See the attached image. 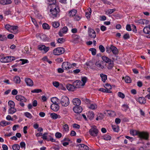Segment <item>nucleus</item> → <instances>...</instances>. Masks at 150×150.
Segmentation results:
<instances>
[{"label": "nucleus", "instance_id": "1", "mask_svg": "<svg viewBox=\"0 0 150 150\" xmlns=\"http://www.w3.org/2000/svg\"><path fill=\"white\" fill-rule=\"evenodd\" d=\"M50 7L51 8L50 9V16L53 18L57 17L58 15L59 11L57 10V6L56 5L54 4L53 5H51Z\"/></svg>", "mask_w": 150, "mask_h": 150}, {"label": "nucleus", "instance_id": "2", "mask_svg": "<svg viewBox=\"0 0 150 150\" xmlns=\"http://www.w3.org/2000/svg\"><path fill=\"white\" fill-rule=\"evenodd\" d=\"M16 99L18 101H20L19 104L22 107H23L25 106L24 102H26L27 101V99L24 97L20 95H17L16 96Z\"/></svg>", "mask_w": 150, "mask_h": 150}, {"label": "nucleus", "instance_id": "3", "mask_svg": "<svg viewBox=\"0 0 150 150\" xmlns=\"http://www.w3.org/2000/svg\"><path fill=\"white\" fill-rule=\"evenodd\" d=\"M15 59V58L13 56H7L1 58L0 61L1 62H9Z\"/></svg>", "mask_w": 150, "mask_h": 150}, {"label": "nucleus", "instance_id": "4", "mask_svg": "<svg viewBox=\"0 0 150 150\" xmlns=\"http://www.w3.org/2000/svg\"><path fill=\"white\" fill-rule=\"evenodd\" d=\"M64 49L62 47H57L54 49L53 51V54L55 55H58L64 53Z\"/></svg>", "mask_w": 150, "mask_h": 150}, {"label": "nucleus", "instance_id": "5", "mask_svg": "<svg viewBox=\"0 0 150 150\" xmlns=\"http://www.w3.org/2000/svg\"><path fill=\"white\" fill-rule=\"evenodd\" d=\"M98 130L95 126H92L91 128L89 130V134L94 137L96 136L98 134Z\"/></svg>", "mask_w": 150, "mask_h": 150}, {"label": "nucleus", "instance_id": "6", "mask_svg": "<svg viewBox=\"0 0 150 150\" xmlns=\"http://www.w3.org/2000/svg\"><path fill=\"white\" fill-rule=\"evenodd\" d=\"M61 103L63 106H67L69 103V98L66 96H63L61 99Z\"/></svg>", "mask_w": 150, "mask_h": 150}, {"label": "nucleus", "instance_id": "7", "mask_svg": "<svg viewBox=\"0 0 150 150\" xmlns=\"http://www.w3.org/2000/svg\"><path fill=\"white\" fill-rule=\"evenodd\" d=\"M149 136V134L147 132H139L138 137L141 139L147 140L148 139Z\"/></svg>", "mask_w": 150, "mask_h": 150}, {"label": "nucleus", "instance_id": "8", "mask_svg": "<svg viewBox=\"0 0 150 150\" xmlns=\"http://www.w3.org/2000/svg\"><path fill=\"white\" fill-rule=\"evenodd\" d=\"M38 49L41 51L43 50L45 53L47 52L49 50V47H46L44 45H39L38 46Z\"/></svg>", "mask_w": 150, "mask_h": 150}, {"label": "nucleus", "instance_id": "9", "mask_svg": "<svg viewBox=\"0 0 150 150\" xmlns=\"http://www.w3.org/2000/svg\"><path fill=\"white\" fill-rule=\"evenodd\" d=\"M88 34L89 36L91 38H95L96 37V34L95 31L91 28H88Z\"/></svg>", "mask_w": 150, "mask_h": 150}, {"label": "nucleus", "instance_id": "10", "mask_svg": "<svg viewBox=\"0 0 150 150\" xmlns=\"http://www.w3.org/2000/svg\"><path fill=\"white\" fill-rule=\"evenodd\" d=\"M73 83L75 88H80L81 86H83L82 83V81L80 80H76Z\"/></svg>", "mask_w": 150, "mask_h": 150}, {"label": "nucleus", "instance_id": "11", "mask_svg": "<svg viewBox=\"0 0 150 150\" xmlns=\"http://www.w3.org/2000/svg\"><path fill=\"white\" fill-rule=\"evenodd\" d=\"M62 67L64 69H69L71 67V66L70 63L68 62H64L63 63Z\"/></svg>", "mask_w": 150, "mask_h": 150}, {"label": "nucleus", "instance_id": "12", "mask_svg": "<svg viewBox=\"0 0 150 150\" xmlns=\"http://www.w3.org/2000/svg\"><path fill=\"white\" fill-rule=\"evenodd\" d=\"M73 110L75 112L79 113L82 112V109L80 106L78 105L74 107L73 108Z\"/></svg>", "mask_w": 150, "mask_h": 150}, {"label": "nucleus", "instance_id": "13", "mask_svg": "<svg viewBox=\"0 0 150 150\" xmlns=\"http://www.w3.org/2000/svg\"><path fill=\"white\" fill-rule=\"evenodd\" d=\"M18 27L17 26H11L10 31L13 34H16L18 33Z\"/></svg>", "mask_w": 150, "mask_h": 150}, {"label": "nucleus", "instance_id": "14", "mask_svg": "<svg viewBox=\"0 0 150 150\" xmlns=\"http://www.w3.org/2000/svg\"><path fill=\"white\" fill-rule=\"evenodd\" d=\"M51 108L53 110L56 112L58 110L59 106L57 103H52L51 106Z\"/></svg>", "mask_w": 150, "mask_h": 150}, {"label": "nucleus", "instance_id": "15", "mask_svg": "<svg viewBox=\"0 0 150 150\" xmlns=\"http://www.w3.org/2000/svg\"><path fill=\"white\" fill-rule=\"evenodd\" d=\"M103 63V62L102 61H98L96 62L95 64L97 67L103 69L104 68V66L102 65Z\"/></svg>", "mask_w": 150, "mask_h": 150}, {"label": "nucleus", "instance_id": "16", "mask_svg": "<svg viewBox=\"0 0 150 150\" xmlns=\"http://www.w3.org/2000/svg\"><path fill=\"white\" fill-rule=\"evenodd\" d=\"M72 102L74 105L76 106L79 105H80L81 101L79 98H75L73 99Z\"/></svg>", "mask_w": 150, "mask_h": 150}, {"label": "nucleus", "instance_id": "17", "mask_svg": "<svg viewBox=\"0 0 150 150\" xmlns=\"http://www.w3.org/2000/svg\"><path fill=\"white\" fill-rule=\"evenodd\" d=\"M110 48L113 54L114 55H116L118 53V50L117 48L113 45L110 46Z\"/></svg>", "mask_w": 150, "mask_h": 150}, {"label": "nucleus", "instance_id": "18", "mask_svg": "<svg viewBox=\"0 0 150 150\" xmlns=\"http://www.w3.org/2000/svg\"><path fill=\"white\" fill-rule=\"evenodd\" d=\"M66 87L67 89L70 91H74L75 89L73 85V83L72 85L68 84L66 85Z\"/></svg>", "mask_w": 150, "mask_h": 150}, {"label": "nucleus", "instance_id": "19", "mask_svg": "<svg viewBox=\"0 0 150 150\" xmlns=\"http://www.w3.org/2000/svg\"><path fill=\"white\" fill-rule=\"evenodd\" d=\"M78 146L81 150H88L89 149L88 147L83 144H79Z\"/></svg>", "mask_w": 150, "mask_h": 150}, {"label": "nucleus", "instance_id": "20", "mask_svg": "<svg viewBox=\"0 0 150 150\" xmlns=\"http://www.w3.org/2000/svg\"><path fill=\"white\" fill-rule=\"evenodd\" d=\"M25 81L28 86H32L33 85V81L30 78H27L25 79Z\"/></svg>", "mask_w": 150, "mask_h": 150}, {"label": "nucleus", "instance_id": "21", "mask_svg": "<svg viewBox=\"0 0 150 150\" xmlns=\"http://www.w3.org/2000/svg\"><path fill=\"white\" fill-rule=\"evenodd\" d=\"M11 3L12 1L11 0H0V3L3 5L10 4Z\"/></svg>", "mask_w": 150, "mask_h": 150}, {"label": "nucleus", "instance_id": "22", "mask_svg": "<svg viewBox=\"0 0 150 150\" xmlns=\"http://www.w3.org/2000/svg\"><path fill=\"white\" fill-rule=\"evenodd\" d=\"M87 117L89 118V119L91 120H92L94 116V114L93 112H89L87 114Z\"/></svg>", "mask_w": 150, "mask_h": 150}, {"label": "nucleus", "instance_id": "23", "mask_svg": "<svg viewBox=\"0 0 150 150\" xmlns=\"http://www.w3.org/2000/svg\"><path fill=\"white\" fill-rule=\"evenodd\" d=\"M77 13V10L75 9H73L70 11L68 13L69 16L70 17H73L75 16Z\"/></svg>", "mask_w": 150, "mask_h": 150}, {"label": "nucleus", "instance_id": "24", "mask_svg": "<svg viewBox=\"0 0 150 150\" xmlns=\"http://www.w3.org/2000/svg\"><path fill=\"white\" fill-rule=\"evenodd\" d=\"M102 59L104 61L107 63H109L111 61H112L108 57L105 56H103L102 57Z\"/></svg>", "mask_w": 150, "mask_h": 150}, {"label": "nucleus", "instance_id": "25", "mask_svg": "<svg viewBox=\"0 0 150 150\" xmlns=\"http://www.w3.org/2000/svg\"><path fill=\"white\" fill-rule=\"evenodd\" d=\"M137 101L141 104H144L146 103V100L144 97H140L139 98Z\"/></svg>", "mask_w": 150, "mask_h": 150}, {"label": "nucleus", "instance_id": "26", "mask_svg": "<svg viewBox=\"0 0 150 150\" xmlns=\"http://www.w3.org/2000/svg\"><path fill=\"white\" fill-rule=\"evenodd\" d=\"M13 81L16 83H19L21 82L20 77L18 76H15L13 78Z\"/></svg>", "mask_w": 150, "mask_h": 150}, {"label": "nucleus", "instance_id": "27", "mask_svg": "<svg viewBox=\"0 0 150 150\" xmlns=\"http://www.w3.org/2000/svg\"><path fill=\"white\" fill-rule=\"evenodd\" d=\"M50 117L54 119H56L57 118H60L61 116L59 115L54 113H52L50 114Z\"/></svg>", "mask_w": 150, "mask_h": 150}, {"label": "nucleus", "instance_id": "28", "mask_svg": "<svg viewBox=\"0 0 150 150\" xmlns=\"http://www.w3.org/2000/svg\"><path fill=\"white\" fill-rule=\"evenodd\" d=\"M139 131L136 130H131L130 131V133L133 136L138 135L139 136Z\"/></svg>", "mask_w": 150, "mask_h": 150}, {"label": "nucleus", "instance_id": "29", "mask_svg": "<svg viewBox=\"0 0 150 150\" xmlns=\"http://www.w3.org/2000/svg\"><path fill=\"white\" fill-rule=\"evenodd\" d=\"M143 32L146 34H149L150 33V28L148 27H145L143 29Z\"/></svg>", "mask_w": 150, "mask_h": 150}, {"label": "nucleus", "instance_id": "30", "mask_svg": "<svg viewBox=\"0 0 150 150\" xmlns=\"http://www.w3.org/2000/svg\"><path fill=\"white\" fill-rule=\"evenodd\" d=\"M102 139L106 140H110L111 139V137L108 134H106L102 137Z\"/></svg>", "mask_w": 150, "mask_h": 150}, {"label": "nucleus", "instance_id": "31", "mask_svg": "<svg viewBox=\"0 0 150 150\" xmlns=\"http://www.w3.org/2000/svg\"><path fill=\"white\" fill-rule=\"evenodd\" d=\"M14 107H10L8 110V113L9 114H13L16 112V110Z\"/></svg>", "mask_w": 150, "mask_h": 150}, {"label": "nucleus", "instance_id": "32", "mask_svg": "<svg viewBox=\"0 0 150 150\" xmlns=\"http://www.w3.org/2000/svg\"><path fill=\"white\" fill-rule=\"evenodd\" d=\"M88 108L92 110H95L97 108V105L95 103L91 104Z\"/></svg>", "mask_w": 150, "mask_h": 150}, {"label": "nucleus", "instance_id": "33", "mask_svg": "<svg viewBox=\"0 0 150 150\" xmlns=\"http://www.w3.org/2000/svg\"><path fill=\"white\" fill-rule=\"evenodd\" d=\"M10 124L9 122L6 121H2L0 123V125L2 126H5L6 125H9Z\"/></svg>", "mask_w": 150, "mask_h": 150}, {"label": "nucleus", "instance_id": "34", "mask_svg": "<svg viewBox=\"0 0 150 150\" xmlns=\"http://www.w3.org/2000/svg\"><path fill=\"white\" fill-rule=\"evenodd\" d=\"M108 64V65L107 68L109 69H112L114 67V62L113 61H111L110 62V63Z\"/></svg>", "mask_w": 150, "mask_h": 150}, {"label": "nucleus", "instance_id": "35", "mask_svg": "<svg viewBox=\"0 0 150 150\" xmlns=\"http://www.w3.org/2000/svg\"><path fill=\"white\" fill-rule=\"evenodd\" d=\"M98 90L100 91H102L103 92H106L108 93H111V91L110 90H107L106 89H104L103 88H100Z\"/></svg>", "mask_w": 150, "mask_h": 150}, {"label": "nucleus", "instance_id": "36", "mask_svg": "<svg viewBox=\"0 0 150 150\" xmlns=\"http://www.w3.org/2000/svg\"><path fill=\"white\" fill-rule=\"evenodd\" d=\"M13 150H19L20 149V146L18 144H14L12 146Z\"/></svg>", "mask_w": 150, "mask_h": 150}, {"label": "nucleus", "instance_id": "37", "mask_svg": "<svg viewBox=\"0 0 150 150\" xmlns=\"http://www.w3.org/2000/svg\"><path fill=\"white\" fill-rule=\"evenodd\" d=\"M100 76L101 77L102 81L104 82H105L107 79V76L103 74H100Z\"/></svg>", "mask_w": 150, "mask_h": 150}, {"label": "nucleus", "instance_id": "38", "mask_svg": "<svg viewBox=\"0 0 150 150\" xmlns=\"http://www.w3.org/2000/svg\"><path fill=\"white\" fill-rule=\"evenodd\" d=\"M86 64L87 66H89L91 69H93V67L94 64L93 61H90L86 63Z\"/></svg>", "mask_w": 150, "mask_h": 150}, {"label": "nucleus", "instance_id": "39", "mask_svg": "<svg viewBox=\"0 0 150 150\" xmlns=\"http://www.w3.org/2000/svg\"><path fill=\"white\" fill-rule=\"evenodd\" d=\"M49 2L48 4L51 6L53 5L54 4H56V0H47Z\"/></svg>", "mask_w": 150, "mask_h": 150}, {"label": "nucleus", "instance_id": "40", "mask_svg": "<svg viewBox=\"0 0 150 150\" xmlns=\"http://www.w3.org/2000/svg\"><path fill=\"white\" fill-rule=\"evenodd\" d=\"M115 8L112 9H108L106 12V13L108 14H110L113 13L115 11Z\"/></svg>", "mask_w": 150, "mask_h": 150}, {"label": "nucleus", "instance_id": "41", "mask_svg": "<svg viewBox=\"0 0 150 150\" xmlns=\"http://www.w3.org/2000/svg\"><path fill=\"white\" fill-rule=\"evenodd\" d=\"M52 25L54 27L57 28L59 26V24L58 22L55 21L52 23Z\"/></svg>", "mask_w": 150, "mask_h": 150}, {"label": "nucleus", "instance_id": "42", "mask_svg": "<svg viewBox=\"0 0 150 150\" xmlns=\"http://www.w3.org/2000/svg\"><path fill=\"white\" fill-rule=\"evenodd\" d=\"M112 127L113 130L115 132H117L119 130V127L115 125H112Z\"/></svg>", "mask_w": 150, "mask_h": 150}, {"label": "nucleus", "instance_id": "43", "mask_svg": "<svg viewBox=\"0 0 150 150\" xmlns=\"http://www.w3.org/2000/svg\"><path fill=\"white\" fill-rule=\"evenodd\" d=\"M42 27L45 29L48 30L50 29V27L49 25L47 23H45L42 24Z\"/></svg>", "mask_w": 150, "mask_h": 150}, {"label": "nucleus", "instance_id": "44", "mask_svg": "<svg viewBox=\"0 0 150 150\" xmlns=\"http://www.w3.org/2000/svg\"><path fill=\"white\" fill-rule=\"evenodd\" d=\"M24 115L27 117L31 119L32 117L31 114L29 112H26L24 113Z\"/></svg>", "mask_w": 150, "mask_h": 150}, {"label": "nucleus", "instance_id": "45", "mask_svg": "<svg viewBox=\"0 0 150 150\" xmlns=\"http://www.w3.org/2000/svg\"><path fill=\"white\" fill-rule=\"evenodd\" d=\"M7 38L6 36L5 35H2L0 34V40L3 41L7 40Z\"/></svg>", "mask_w": 150, "mask_h": 150}, {"label": "nucleus", "instance_id": "46", "mask_svg": "<svg viewBox=\"0 0 150 150\" xmlns=\"http://www.w3.org/2000/svg\"><path fill=\"white\" fill-rule=\"evenodd\" d=\"M8 105L10 106V107H14L15 106L14 102L11 100H10L8 102Z\"/></svg>", "mask_w": 150, "mask_h": 150}, {"label": "nucleus", "instance_id": "47", "mask_svg": "<svg viewBox=\"0 0 150 150\" xmlns=\"http://www.w3.org/2000/svg\"><path fill=\"white\" fill-rule=\"evenodd\" d=\"M125 81L127 83H130L131 82V80L130 78L128 76H126L125 77Z\"/></svg>", "mask_w": 150, "mask_h": 150}, {"label": "nucleus", "instance_id": "48", "mask_svg": "<svg viewBox=\"0 0 150 150\" xmlns=\"http://www.w3.org/2000/svg\"><path fill=\"white\" fill-rule=\"evenodd\" d=\"M63 127L64 130L65 131L68 132L69 131V128L68 125L66 124H65L63 126Z\"/></svg>", "mask_w": 150, "mask_h": 150}, {"label": "nucleus", "instance_id": "49", "mask_svg": "<svg viewBox=\"0 0 150 150\" xmlns=\"http://www.w3.org/2000/svg\"><path fill=\"white\" fill-rule=\"evenodd\" d=\"M87 80V78L86 77H84L82 78V83L83 86L85 85V83L86 82Z\"/></svg>", "mask_w": 150, "mask_h": 150}, {"label": "nucleus", "instance_id": "50", "mask_svg": "<svg viewBox=\"0 0 150 150\" xmlns=\"http://www.w3.org/2000/svg\"><path fill=\"white\" fill-rule=\"evenodd\" d=\"M68 30L67 28L65 26L61 30V31L62 32V33H67Z\"/></svg>", "mask_w": 150, "mask_h": 150}, {"label": "nucleus", "instance_id": "51", "mask_svg": "<svg viewBox=\"0 0 150 150\" xmlns=\"http://www.w3.org/2000/svg\"><path fill=\"white\" fill-rule=\"evenodd\" d=\"M89 50L91 52L92 54L93 55H95L96 54V50L95 48H90Z\"/></svg>", "mask_w": 150, "mask_h": 150}, {"label": "nucleus", "instance_id": "52", "mask_svg": "<svg viewBox=\"0 0 150 150\" xmlns=\"http://www.w3.org/2000/svg\"><path fill=\"white\" fill-rule=\"evenodd\" d=\"M42 90L40 89H36L33 90L31 91V92L33 93H39L42 92Z\"/></svg>", "mask_w": 150, "mask_h": 150}, {"label": "nucleus", "instance_id": "53", "mask_svg": "<svg viewBox=\"0 0 150 150\" xmlns=\"http://www.w3.org/2000/svg\"><path fill=\"white\" fill-rule=\"evenodd\" d=\"M55 136L56 138H60L62 136V134L59 132H57L55 134Z\"/></svg>", "mask_w": 150, "mask_h": 150}, {"label": "nucleus", "instance_id": "54", "mask_svg": "<svg viewBox=\"0 0 150 150\" xmlns=\"http://www.w3.org/2000/svg\"><path fill=\"white\" fill-rule=\"evenodd\" d=\"M53 85L56 88H57L59 86V83L57 81L53 82L52 83Z\"/></svg>", "mask_w": 150, "mask_h": 150}, {"label": "nucleus", "instance_id": "55", "mask_svg": "<svg viewBox=\"0 0 150 150\" xmlns=\"http://www.w3.org/2000/svg\"><path fill=\"white\" fill-rule=\"evenodd\" d=\"M99 48L100 52H103L105 51V48L102 45H99Z\"/></svg>", "mask_w": 150, "mask_h": 150}, {"label": "nucleus", "instance_id": "56", "mask_svg": "<svg viewBox=\"0 0 150 150\" xmlns=\"http://www.w3.org/2000/svg\"><path fill=\"white\" fill-rule=\"evenodd\" d=\"M118 96L122 98H124L125 97V95L121 92H119L118 93Z\"/></svg>", "mask_w": 150, "mask_h": 150}, {"label": "nucleus", "instance_id": "57", "mask_svg": "<svg viewBox=\"0 0 150 150\" xmlns=\"http://www.w3.org/2000/svg\"><path fill=\"white\" fill-rule=\"evenodd\" d=\"M74 16V19L75 21H79L81 18V17L78 15H75Z\"/></svg>", "mask_w": 150, "mask_h": 150}, {"label": "nucleus", "instance_id": "58", "mask_svg": "<svg viewBox=\"0 0 150 150\" xmlns=\"http://www.w3.org/2000/svg\"><path fill=\"white\" fill-rule=\"evenodd\" d=\"M42 59L44 61L47 62L50 64L52 63V61H49L47 58L46 57H43L42 58Z\"/></svg>", "mask_w": 150, "mask_h": 150}, {"label": "nucleus", "instance_id": "59", "mask_svg": "<svg viewBox=\"0 0 150 150\" xmlns=\"http://www.w3.org/2000/svg\"><path fill=\"white\" fill-rule=\"evenodd\" d=\"M20 145L21 148H24V149L25 148V143L24 142H21L20 143Z\"/></svg>", "mask_w": 150, "mask_h": 150}, {"label": "nucleus", "instance_id": "60", "mask_svg": "<svg viewBox=\"0 0 150 150\" xmlns=\"http://www.w3.org/2000/svg\"><path fill=\"white\" fill-rule=\"evenodd\" d=\"M31 19L32 22L35 25L38 27V24H37L36 20L35 19L32 17H31Z\"/></svg>", "mask_w": 150, "mask_h": 150}, {"label": "nucleus", "instance_id": "61", "mask_svg": "<svg viewBox=\"0 0 150 150\" xmlns=\"http://www.w3.org/2000/svg\"><path fill=\"white\" fill-rule=\"evenodd\" d=\"M11 26L10 25L8 24H7L5 25V28L7 30L10 31V30H11Z\"/></svg>", "mask_w": 150, "mask_h": 150}, {"label": "nucleus", "instance_id": "62", "mask_svg": "<svg viewBox=\"0 0 150 150\" xmlns=\"http://www.w3.org/2000/svg\"><path fill=\"white\" fill-rule=\"evenodd\" d=\"M106 87H105V88L107 90H110V89H111V87L110 85L109 84L107 83L105 85Z\"/></svg>", "mask_w": 150, "mask_h": 150}, {"label": "nucleus", "instance_id": "63", "mask_svg": "<svg viewBox=\"0 0 150 150\" xmlns=\"http://www.w3.org/2000/svg\"><path fill=\"white\" fill-rule=\"evenodd\" d=\"M57 41L59 43H62L64 41V39L63 38H59L58 39Z\"/></svg>", "mask_w": 150, "mask_h": 150}, {"label": "nucleus", "instance_id": "64", "mask_svg": "<svg viewBox=\"0 0 150 150\" xmlns=\"http://www.w3.org/2000/svg\"><path fill=\"white\" fill-rule=\"evenodd\" d=\"M126 29L128 31H130L132 29L131 26L130 25L128 24L126 26Z\"/></svg>", "mask_w": 150, "mask_h": 150}]
</instances>
